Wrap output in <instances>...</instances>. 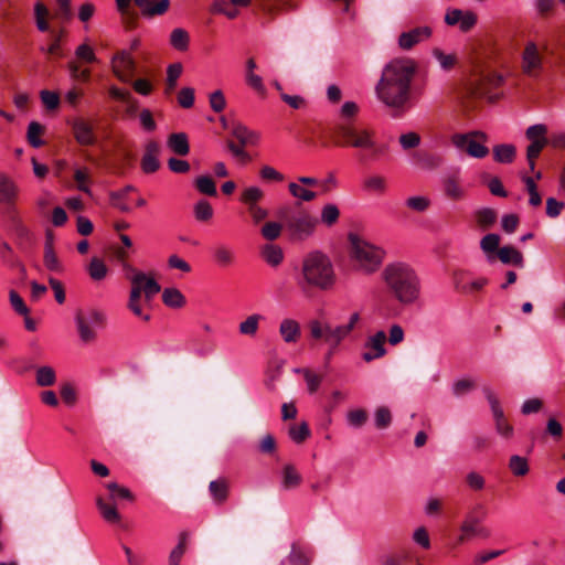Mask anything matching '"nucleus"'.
I'll return each instance as SVG.
<instances>
[{
  "instance_id": "f257e3e1",
  "label": "nucleus",
  "mask_w": 565,
  "mask_h": 565,
  "mask_svg": "<svg viewBox=\"0 0 565 565\" xmlns=\"http://www.w3.org/2000/svg\"><path fill=\"white\" fill-rule=\"evenodd\" d=\"M417 64L409 57H396L386 63L375 85V96L394 116L412 107V83Z\"/></svg>"
},
{
  "instance_id": "f03ea898",
  "label": "nucleus",
  "mask_w": 565,
  "mask_h": 565,
  "mask_svg": "<svg viewBox=\"0 0 565 565\" xmlns=\"http://www.w3.org/2000/svg\"><path fill=\"white\" fill-rule=\"evenodd\" d=\"M386 292L403 306L416 303L420 298L422 285L417 271L406 262L386 264L380 275Z\"/></svg>"
},
{
  "instance_id": "7ed1b4c3",
  "label": "nucleus",
  "mask_w": 565,
  "mask_h": 565,
  "mask_svg": "<svg viewBox=\"0 0 565 565\" xmlns=\"http://www.w3.org/2000/svg\"><path fill=\"white\" fill-rule=\"evenodd\" d=\"M296 281L301 290H331L335 286L337 275L329 256L320 250L305 255Z\"/></svg>"
},
{
  "instance_id": "20e7f679",
  "label": "nucleus",
  "mask_w": 565,
  "mask_h": 565,
  "mask_svg": "<svg viewBox=\"0 0 565 565\" xmlns=\"http://www.w3.org/2000/svg\"><path fill=\"white\" fill-rule=\"evenodd\" d=\"M334 143L340 147L354 148L376 158L384 153V146L380 145L375 131L354 121H339L332 129Z\"/></svg>"
},
{
  "instance_id": "39448f33",
  "label": "nucleus",
  "mask_w": 565,
  "mask_h": 565,
  "mask_svg": "<svg viewBox=\"0 0 565 565\" xmlns=\"http://www.w3.org/2000/svg\"><path fill=\"white\" fill-rule=\"evenodd\" d=\"M360 319V313L353 312L347 323L335 327L322 320H310L308 323L310 338L316 341H323L329 347L328 356H331L340 343L354 330Z\"/></svg>"
},
{
  "instance_id": "423d86ee",
  "label": "nucleus",
  "mask_w": 565,
  "mask_h": 565,
  "mask_svg": "<svg viewBox=\"0 0 565 565\" xmlns=\"http://www.w3.org/2000/svg\"><path fill=\"white\" fill-rule=\"evenodd\" d=\"M350 241L354 266L365 274L375 273L384 260V250L358 236H350Z\"/></svg>"
},
{
  "instance_id": "0eeeda50",
  "label": "nucleus",
  "mask_w": 565,
  "mask_h": 565,
  "mask_svg": "<svg viewBox=\"0 0 565 565\" xmlns=\"http://www.w3.org/2000/svg\"><path fill=\"white\" fill-rule=\"evenodd\" d=\"M75 324L79 340L85 344H89L96 341L97 329L104 328L106 324V316L97 309L78 310L75 313Z\"/></svg>"
},
{
  "instance_id": "6e6552de",
  "label": "nucleus",
  "mask_w": 565,
  "mask_h": 565,
  "mask_svg": "<svg viewBox=\"0 0 565 565\" xmlns=\"http://www.w3.org/2000/svg\"><path fill=\"white\" fill-rule=\"evenodd\" d=\"M106 488L109 491V500L113 504L105 502L103 498L98 497L96 499V505L106 522L118 523L120 521V514L116 509V504L121 500L132 502L135 497L128 488L122 487L117 482H108Z\"/></svg>"
},
{
  "instance_id": "1a4fd4ad",
  "label": "nucleus",
  "mask_w": 565,
  "mask_h": 565,
  "mask_svg": "<svg viewBox=\"0 0 565 565\" xmlns=\"http://www.w3.org/2000/svg\"><path fill=\"white\" fill-rule=\"evenodd\" d=\"M486 140L487 136L481 131L455 134L451 138V142L457 149L478 159L484 158L489 153L488 147L484 146Z\"/></svg>"
},
{
  "instance_id": "9d476101",
  "label": "nucleus",
  "mask_w": 565,
  "mask_h": 565,
  "mask_svg": "<svg viewBox=\"0 0 565 565\" xmlns=\"http://www.w3.org/2000/svg\"><path fill=\"white\" fill-rule=\"evenodd\" d=\"M522 72L532 78H536L543 68V57L535 42L529 41L522 52Z\"/></svg>"
},
{
  "instance_id": "9b49d317",
  "label": "nucleus",
  "mask_w": 565,
  "mask_h": 565,
  "mask_svg": "<svg viewBox=\"0 0 565 565\" xmlns=\"http://www.w3.org/2000/svg\"><path fill=\"white\" fill-rule=\"evenodd\" d=\"M110 64L113 73L120 82H131L136 68V62L128 51L122 50L116 53L113 56Z\"/></svg>"
},
{
  "instance_id": "f8f14e48",
  "label": "nucleus",
  "mask_w": 565,
  "mask_h": 565,
  "mask_svg": "<svg viewBox=\"0 0 565 565\" xmlns=\"http://www.w3.org/2000/svg\"><path fill=\"white\" fill-rule=\"evenodd\" d=\"M431 35L433 29L429 25H419L402 32L397 39V44L402 51H409L416 45L428 41Z\"/></svg>"
},
{
  "instance_id": "ddd939ff",
  "label": "nucleus",
  "mask_w": 565,
  "mask_h": 565,
  "mask_svg": "<svg viewBox=\"0 0 565 565\" xmlns=\"http://www.w3.org/2000/svg\"><path fill=\"white\" fill-rule=\"evenodd\" d=\"M125 268L128 271L130 284L138 286L140 291L145 294L147 300H151L160 291V285L154 278L148 277L145 273L131 266H125Z\"/></svg>"
},
{
  "instance_id": "4468645a",
  "label": "nucleus",
  "mask_w": 565,
  "mask_h": 565,
  "mask_svg": "<svg viewBox=\"0 0 565 565\" xmlns=\"http://www.w3.org/2000/svg\"><path fill=\"white\" fill-rule=\"evenodd\" d=\"M317 223L309 214H301L288 220L286 226L296 239H306L313 233Z\"/></svg>"
},
{
  "instance_id": "2eb2a0df",
  "label": "nucleus",
  "mask_w": 565,
  "mask_h": 565,
  "mask_svg": "<svg viewBox=\"0 0 565 565\" xmlns=\"http://www.w3.org/2000/svg\"><path fill=\"white\" fill-rule=\"evenodd\" d=\"M385 341L386 333L384 331H377L375 334L371 335L364 344V352L362 353V359L365 362H371L373 360L384 356L386 354V350L384 347Z\"/></svg>"
},
{
  "instance_id": "dca6fc26",
  "label": "nucleus",
  "mask_w": 565,
  "mask_h": 565,
  "mask_svg": "<svg viewBox=\"0 0 565 565\" xmlns=\"http://www.w3.org/2000/svg\"><path fill=\"white\" fill-rule=\"evenodd\" d=\"M441 186L445 196L451 201H460L466 198V190L461 184L459 171L444 177Z\"/></svg>"
},
{
  "instance_id": "f3484780",
  "label": "nucleus",
  "mask_w": 565,
  "mask_h": 565,
  "mask_svg": "<svg viewBox=\"0 0 565 565\" xmlns=\"http://www.w3.org/2000/svg\"><path fill=\"white\" fill-rule=\"evenodd\" d=\"M488 285L487 278H477L473 280L468 279V274L465 271H456L454 274L455 289L465 295H471L481 290Z\"/></svg>"
},
{
  "instance_id": "a211bd4d",
  "label": "nucleus",
  "mask_w": 565,
  "mask_h": 565,
  "mask_svg": "<svg viewBox=\"0 0 565 565\" xmlns=\"http://www.w3.org/2000/svg\"><path fill=\"white\" fill-rule=\"evenodd\" d=\"M211 254L214 264L220 268L231 267L236 262L234 248L224 242L215 244L211 249Z\"/></svg>"
},
{
  "instance_id": "6ab92c4d",
  "label": "nucleus",
  "mask_w": 565,
  "mask_h": 565,
  "mask_svg": "<svg viewBox=\"0 0 565 565\" xmlns=\"http://www.w3.org/2000/svg\"><path fill=\"white\" fill-rule=\"evenodd\" d=\"M19 198L18 184L7 174L0 173V204L12 207Z\"/></svg>"
},
{
  "instance_id": "aec40b11",
  "label": "nucleus",
  "mask_w": 565,
  "mask_h": 565,
  "mask_svg": "<svg viewBox=\"0 0 565 565\" xmlns=\"http://www.w3.org/2000/svg\"><path fill=\"white\" fill-rule=\"evenodd\" d=\"M279 335L288 344L297 343L301 337L300 323L294 318H284L279 323Z\"/></svg>"
},
{
  "instance_id": "412c9836",
  "label": "nucleus",
  "mask_w": 565,
  "mask_h": 565,
  "mask_svg": "<svg viewBox=\"0 0 565 565\" xmlns=\"http://www.w3.org/2000/svg\"><path fill=\"white\" fill-rule=\"evenodd\" d=\"M159 145L150 141L146 146V151L141 159V169L145 173H153L160 168L158 160Z\"/></svg>"
},
{
  "instance_id": "4be33fe9",
  "label": "nucleus",
  "mask_w": 565,
  "mask_h": 565,
  "mask_svg": "<svg viewBox=\"0 0 565 565\" xmlns=\"http://www.w3.org/2000/svg\"><path fill=\"white\" fill-rule=\"evenodd\" d=\"M72 128L78 143L89 146L95 142L93 127L87 121L77 118L72 122Z\"/></svg>"
},
{
  "instance_id": "5701e85b",
  "label": "nucleus",
  "mask_w": 565,
  "mask_h": 565,
  "mask_svg": "<svg viewBox=\"0 0 565 565\" xmlns=\"http://www.w3.org/2000/svg\"><path fill=\"white\" fill-rule=\"evenodd\" d=\"M412 159L416 167L426 171L436 170L443 164V158L440 156L426 151L415 152Z\"/></svg>"
},
{
  "instance_id": "b1692460",
  "label": "nucleus",
  "mask_w": 565,
  "mask_h": 565,
  "mask_svg": "<svg viewBox=\"0 0 565 565\" xmlns=\"http://www.w3.org/2000/svg\"><path fill=\"white\" fill-rule=\"evenodd\" d=\"M260 255L265 263L270 267H278L285 258L282 248L275 244H266L262 248Z\"/></svg>"
},
{
  "instance_id": "393cba45",
  "label": "nucleus",
  "mask_w": 565,
  "mask_h": 565,
  "mask_svg": "<svg viewBox=\"0 0 565 565\" xmlns=\"http://www.w3.org/2000/svg\"><path fill=\"white\" fill-rule=\"evenodd\" d=\"M169 149L178 156H186L190 151L188 136L184 132L171 134L167 140Z\"/></svg>"
},
{
  "instance_id": "a878e982",
  "label": "nucleus",
  "mask_w": 565,
  "mask_h": 565,
  "mask_svg": "<svg viewBox=\"0 0 565 565\" xmlns=\"http://www.w3.org/2000/svg\"><path fill=\"white\" fill-rule=\"evenodd\" d=\"M232 135L241 142L242 146L256 145L260 139V135L257 131L250 130L242 124H236L233 127Z\"/></svg>"
},
{
  "instance_id": "bb28decb",
  "label": "nucleus",
  "mask_w": 565,
  "mask_h": 565,
  "mask_svg": "<svg viewBox=\"0 0 565 565\" xmlns=\"http://www.w3.org/2000/svg\"><path fill=\"white\" fill-rule=\"evenodd\" d=\"M498 258L507 265L523 267V255L513 246H503L498 249Z\"/></svg>"
},
{
  "instance_id": "cd10ccee",
  "label": "nucleus",
  "mask_w": 565,
  "mask_h": 565,
  "mask_svg": "<svg viewBox=\"0 0 565 565\" xmlns=\"http://www.w3.org/2000/svg\"><path fill=\"white\" fill-rule=\"evenodd\" d=\"M362 188L369 193L383 194L387 190V181L383 175L372 174L363 180Z\"/></svg>"
},
{
  "instance_id": "c85d7f7f",
  "label": "nucleus",
  "mask_w": 565,
  "mask_h": 565,
  "mask_svg": "<svg viewBox=\"0 0 565 565\" xmlns=\"http://www.w3.org/2000/svg\"><path fill=\"white\" fill-rule=\"evenodd\" d=\"M264 320V317L259 313H253L248 316L245 320L239 322L238 332L242 335L246 337H255L259 329L260 321Z\"/></svg>"
},
{
  "instance_id": "c756f323",
  "label": "nucleus",
  "mask_w": 565,
  "mask_h": 565,
  "mask_svg": "<svg viewBox=\"0 0 565 565\" xmlns=\"http://www.w3.org/2000/svg\"><path fill=\"white\" fill-rule=\"evenodd\" d=\"M162 302L170 308L180 309L185 306L186 300L178 288H166L162 291Z\"/></svg>"
},
{
  "instance_id": "7c9ffc66",
  "label": "nucleus",
  "mask_w": 565,
  "mask_h": 565,
  "mask_svg": "<svg viewBox=\"0 0 565 565\" xmlns=\"http://www.w3.org/2000/svg\"><path fill=\"white\" fill-rule=\"evenodd\" d=\"M516 149L511 143L498 145L493 148V158L500 163H511L514 161Z\"/></svg>"
},
{
  "instance_id": "2f4dec72",
  "label": "nucleus",
  "mask_w": 565,
  "mask_h": 565,
  "mask_svg": "<svg viewBox=\"0 0 565 565\" xmlns=\"http://www.w3.org/2000/svg\"><path fill=\"white\" fill-rule=\"evenodd\" d=\"M209 490L215 502L223 503L227 499L228 482L224 478L213 480L209 484Z\"/></svg>"
},
{
  "instance_id": "473e14b6",
  "label": "nucleus",
  "mask_w": 565,
  "mask_h": 565,
  "mask_svg": "<svg viewBox=\"0 0 565 565\" xmlns=\"http://www.w3.org/2000/svg\"><path fill=\"white\" fill-rule=\"evenodd\" d=\"M302 481L300 473L297 471L295 466L286 465L282 468V488L290 490L297 488Z\"/></svg>"
},
{
  "instance_id": "72a5a7b5",
  "label": "nucleus",
  "mask_w": 565,
  "mask_h": 565,
  "mask_svg": "<svg viewBox=\"0 0 565 565\" xmlns=\"http://www.w3.org/2000/svg\"><path fill=\"white\" fill-rule=\"evenodd\" d=\"M141 291L138 286L131 285V290L129 295V301H128V308L132 311V313L139 318H141L145 321H148L150 319L149 315H145L141 310L140 306V297Z\"/></svg>"
},
{
  "instance_id": "f704fd0d",
  "label": "nucleus",
  "mask_w": 565,
  "mask_h": 565,
  "mask_svg": "<svg viewBox=\"0 0 565 565\" xmlns=\"http://www.w3.org/2000/svg\"><path fill=\"white\" fill-rule=\"evenodd\" d=\"M264 191L257 186L252 185L246 188L241 194V202L245 204L247 207L257 205L260 200L264 198Z\"/></svg>"
},
{
  "instance_id": "c9c22d12",
  "label": "nucleus",
  "mask_w": 565,
  "mask_h": 565,
  "mask_svg": "<svg viewBox=\"0 0 565 565\" xmlns=\"http://www.w3.org/2000/svg\"><path fill=\"white\" fill-rule=\"evenodd\" d=\"M87 273L93 280H103L108 273V268L104 260L93 257L87 266Z\"/></svg>"
},
{
  "instance_id": "e433bc0d",
  "label": "nucleus",
  "mask_w": 565,
  "mask_h": 565,
  "mask_svg": "<svg viewBox=\"0 0 565 565\" xmlns=\"http://www.w3.org/2000/svg\"><path fill=\"white\" fill-rule=\"evenodd\" d=\"M190 36L188 31L182 28L172 30L170 34V44L178 51H186L189 47Z\"/></svg>"
},
{
  "instance_id": "4c0bfd02",
  "label": "nucleus",
  "mask_w": 565,
  "mask_h": 565,
  "mask_svg": "<svg viewBox=\"0 0 565 565\" xmlns=\"http://www.w3.org/2000/svg\"><path fill=\"white\" fill-rule=\"evenodd\" d=\"M431 54L444 71H450L457 64V55L455 53H445L443 50L435 47Z\"/></svg>"
},
{
  "instance_id": "58836bf2",
  "label": "nucleus",
  "mask_w": 565,
  "mask_h": 565,
  "mask_svg": "<svg viewBox=\"0 0 565 565\" xmlns=\"http://www.w3.org/2000/svg\"><path fill=\"white\" fill-rule=\"evenodd\" d=\"M195 189L204 195L215 196L216 185L213 179L210 175H200L194 180Z\"/></svg>"
},
{
  "instance_id": "ea45409f",
  "label": "nucleus",
  "mask_w": 565,
  "mask_h": 565,
  "mask_svg": "<svg viewBox=\"0 0 565 565\" xmlns=\"http://www.w3.org/2000/svg\"><path fill=\"white\" fill-rule=\"evenodd\" d=\"M547 127L543 124H536L530 126L525 131V137L530 140V142H541L543 145H547Z\"/></svg>"
},
{
  "instance_id": "a19ab883",
  "label": "nucleus",
  "mask_w": 565,
  "mask_h": 565,
  "mask_svg": "<svg viewBox=\"0 0 565 565\" xmlns=\"http://www.w3.org/2000/svg\"><path fill=\"white\" fill-rule=\"evenodd\" d=\"M509 469L515 477H523L530 470L529 461L525 457L513 455L509 460Z\"/></svg>"
},
{
  "instance_id": "79ce46f5",
  "label": "nucleus",
  "mask_w": 565,
  "mask_h": 565,
  "mask_svg": "<svg viewBox=\"0 0 565 565\" xmlns=\"http://www.w3.org/2000/svg\"><path fill=\"white\" fill-rule=\"evenodd\" d=\"M182 65L180 63H174L168 66L167 68V83L164 93L170 95L174 88L177 87L178 78L181 76Z\"/></svg>"
},
{
  "instance_id": "37998d69",
  "label": "nucleus",
  "mask_w": 565,
  "mask_h": 565,
  "mask_svg": "<svg viewBox=\"0 0 565 565\" xmlns=\"http://www.w3.org/2000/svg\"><path fill=\"white\" fill-rule=\"evenodd\" d=\"M135 186L134 185H127L125 186L124 189L119 190V191H116V192H111L110 193V201H111V204L117 207L118 210H120L121 212H129L130 211V207L129 205H127L124 200L127 199V194L131 191H135Z\"/></svg>"
},
{
  "instance_id": "c03bdc74",
  "label": "nucleus",
  "mask_w": 565,
  "mask_h": 565,
  "mask_svg": "<svg viewBox=\"0 0 565 565\" xmlns=\"http://www.w3.org/2000/svg\"><path fill=\"white\" fill-rule=\"evenodd\" d=\"M36 384L40 386H51L56 381L55 371L51 366H40L35 372Z\"/></svg>"
},
{
  "instance_id": "a18cd8bd",
  "label": "nucleus",
  "mask_w": 565,
  "mask_h": 565,
  "mask_svg": "<svg viewBox=\"0 0 565 565\" xmlns=\"http://www.w3.org/2000/svg\"><path fill=\"white\" fill-rule=\"evenodd\" d=\"M290 194L303 202H310L317 198L316 192L302 186L301 183L290 182L288 185Z\"/></svg>"
},
{
  "instance_id": "49530a36",
  "label": "nucleus",
  "mask_w": 565,
  "mask_h": 565,
  "mask_svg": "<svg viewBox=\"0 0 565 565\" xmlns=\"http://www.w3.org/2000/svg\"><path fill=\"white\" fill-rule=\"evenodd\" d=\"M194 216L200 222H207L213 217V207L206 200H200L193 207Z\"/></svg>"
},
{
  "instance_id": "de8ad7c7",
  "label": "nucleus",
  "mask_w": 565,
  "mask_h": 565,
  "mask_svg": "<svg viewBox=\"0 0 565 565\" xmlns=\"http://www.w3.org/2000/svg\"><path fill=\"white\" fill-rule=\"evenodd\" d=\"M288 435L296 444L303 443L310 436V429L306 422L298 425H291L288 430Z\"/></svg>"
},
{
  "instance_id": "09e8293b",
  "label": "nucleus",
  "mask_w": 565,
  "mask_h": 565,
  "mask_svg": "<svg viewBox=\"0 0 565 565\" xmlns=\"http://www.w3.org/2000/svg\"><path fill=\"white\" fill-rule=\"evenodd\" d=\"M340 211L338 206L333 203H328L323 205L321 210V222L327 226H332L339 220Z\"/></svg>"
},
{
  "instance_id": "8fccbe9b",
  "label": "nucleus",
  "mask_w": 565,
  "mask_h": 565,
  "mask_svg": "<svg viewBox=\"0 0 565 565\" xmlns=\"http://www.w3.org/2000/svg\"><path fill=\"white\" fill-rule=\"evenodd\" d=\"M44 266L47 270L61 274L64 270L62 263L60 262L54 249L47 248L44 250L43 257Z\"/></svg>"
},
{
  "instance_id": "3c124183",
  "label": "nucleus",
  "mask_w": 565,
  "mask_h": 565,
  "mask_svg": "<svg viewBox=\"0 0 565 565\" xmlns=\"http://www.w3.org/2000/svg\"><path fill=\"white\" fill-rule=\"evenodd\" d=\"M42 132H43V126L41 124H39L38 121H31L29 124L28 141L32 147L39 148L43 145V140L40 138Z\"/></svg>"
},
{
  "instance_id": "603ef678",
  "label": "nucleus",
  "mask_w": 565,
  "mask_h": 565,
  "mask_svg": "<svg viewBox=\"0 0 565 565\" xmlns=\"http://www.w3.org/2000/svg\"><path fill=\"white\" fill-rule=\"evenodd\" d=\"M484 394H486V397L490 404V407H491V412H492V415H493V419H494V423L497 420H503L505 419V416H504V413H503V409L502 407L500 406V403H499V399L498 397L495 396V394L489 390V388H484Z\"/></svg>"
},
{
  "instance_id": "864d4df0",
  "label": "nucleus",
  "mask_w": 565,
  "mask_h": 565,
  "mask_svg": "<svg viewBox=\"0 0 565 565\" xmlns=\"http://www.w3.org/2000/svg\"><path fill=\"white\" fill-rule=\"evenodd\" d=\"M259 178L266 182L280 183L285 181V175L271 166H263L259 169Z\"/></svg>"
},
{
  "instance_id": "5fc2aeb1",
  "label": "nucleus",
  "mask_w": 565,
  "mask_h": 565,
  "mask_svg": "<svg viewBox=\"0 0 565 565\" xmlns=\"http://www.w3.org/2000/svg\"><path fill=\"white\" fill-rule=\"evenodd\" d=\"M499 245H500V236L494 233L484 235L480 242L481 249L487 254H492L495 250L498 252Z\"/></svg>"
},
{
  "instance_id": "6e6d98bb",
  "label": "nucleus",
  "mask_w": 565,
  "mask_h": 565,
  "mask_svg": "<svg viewBox=\"0 0 565 565\" xmlns=\"http://www.w3.org/2000/svg\"><path fill=\"white\" fill-rule=\"evenodd\" d=\"M374 420H375V426L379 429H384V428L388 427L392 423V414H391V411L388 409V407H386V406L379 407L375 411Z\"/></svg>"
},
{
  "instance_id": "4d7b16f0",
  "label": "nucleus",
  "mask_w": 565,
  "mask_h": 565,
  "mask_svg": "<svg viewBox=\"0 0 565 565\" xmlns=\"http://www.w3.org/2000/svg\"><path fill=\"white\" fill-rule=\"evenodd\" d=\"M9 300H10L11 307L13 308V310L17 313H19L23 317L29 316V313H30L29 308L24 303L22 297L15 290H10Z\"/></svg>"
},
{
  "instance_id": "13d9d810",
  "label": "nucleus",
  "mask_w": 565,
  "mask_h": 565,
  "mask_svg": "<svg viewBox=\"0 0 565 565\" xmlns=\"http://www.w3.org/2000/svg\"><path fill=\"white\" fill-rule=\"evenodd\" d=\"M282 231V225L277 222H267L260 230V233L264 238L267 241L277 239Z\"/></svg>"
},
{
  "instance_id": "bf43d9fd",
  "label": "nucleus",
  "mask_w": 565,
  "mask_h": 565,
  "mask_svg": "<svg viewBox=\"0 0 565 565\" xmlns=\"http://www.w3.org/2000/svg\"><path fill=\"white\" fill-rule=\"evenodd\" d=\"M169 4V0H159L156 3L149 2V4L143 9L142 14L147 17L161 15L167 12Z\"/></svg>"
},
{
  "instance_id": "052dcab7",
  "label": "nucleus",
  "mask_w": 565,
  "mask_h": 565,
  "mask_svg": "<svg viewBox=\"0 0 565 565\" xmlns=\"http://www.w3.org/2000/svg\"><path fill=\"white\" fill-rule=\"evenodd\" d=\"M298 372L303 374L309 393L313 394L315 392H317L322 382V377L320 375H317L309 369L298 370Z\"/></svg>"
},
{
  "instance_id": "680f3d73",
  "label": "nucleus",
  "mask_w": 565,
  "mask_h": 565,
  "mask_svg": "<svg viewBox=\"0 0 565 565\" xmlns=\"http://www.w3.org/2000/svg\"><path fill=\"white\" fill-rule=\"evenodd\" d=\"M477 223L482 227L491 226L497 220V213L492 209H481L476 213Z\"/></svg>"
},
{
  "instance_id": "e2e57ef3",
  "label": "nucleus",
  "mask_w": 565,
  "mask_h": 565,
  "mask_svg": "<svg viewBox=\"0 0 565 565\" xmlns=\"http://www.w3.org/2000/svg\"><path fill=\"white\" fill-rule=\"evenodd\" d=\"M399 145L404 150L414 149L420 143V136L417 132L411 131L403 134L398 138Z\"/></svg>"
},
{
  "instance_id": "0e129e2a",
  "label": "nucleus",
  "mask_w": 565,
  "mask_h": 565,
  "mask_svg": "<svg viewBox=\"0 0 565 565\" xmlns=\"http://www.w3.org/2000/svg\"><path fill=\"white\" fill-rule=\"evenodd\" d=\"M210 107L215 113H221L226 107V100L222 90L217 89L209 96Z\"/></svg>"
},
{
  "instance_id": "69168bd1",
  "label": "nucleus",
  "mask_w": 565,
  "mask_h": 565,
  "mask_svg": "<svg viewBox=\"0 0 565 565\" xmlns=\"http://www.w3.org/2000/svg\"><path fill=\"white\" fill-rule=\"evenodd\" d=\"M75 55L78 60H82L86 63H94L97 61L94 50L86 43L77 46L75 50Z\"/></svg>"
},
{
  "instance_id": "338daca9",
  "label": "nucleus",
  "mask_w": 565,
  "mask_h": 565,
  "mask_svg": "<svg viewBox=\"0 0 565 565\" xmlns=\"http://www.w3.org/2000/svg\"><path fill=\"white\" fill-rule=\"evenodd\" d=\"M185 541H186V536H185V534H182L180 537L179 544L170 553V556H169L170 565H180L181 558H182L183 554L185 553Z\"/></svg>"
},
{
  "instance_id": "774afa93",
  "label": "nucleus",
  "mask_w": 565,
  "mask_h": 565,
  "mask_svg": "<svg viewBox=\"0 0 565 565\" xmlns=\"http://www.w3.org/2000/svg\"><path fill=\"white\" fill-rule=\"evenodd\" d=\"M178 103L182 108H191L194 104V89L192 87H183L178 94Z\"/></svg>"
}]
</instances>
